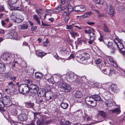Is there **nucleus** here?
I'll list each match as a JSON object with an SVG mask.
<instances>
[{"instance_id":"obj_1","label":"nucleus","mask_w":125,"mask_h":125,"mask_svg":"<svg viewBox=\"0 0 125 125\" xmlns=\"http://www.w3.org/2000/svg\"><path fill=\"white\" fill-rule=\"evenodd\" d=\"M19 91L24 94H28L30 92V88L28 85L25 83H22L18 86Z\"/></svg>"},{"instance_id":"obj_2","label":"nucleus","mask_w":125,"mask_h":125,"mask_svg":"<svg viewBox=\"0 0 125 125\" xmlns=\"http://www.w3.org/2000/svg\"><path fill=\"white\" fill-rule=\"evenodd\" d=\"M85 101L86 104L92 107H95L96 105V102L94 100L92 95L85 97Z\"/></svg>"},{"instance_id":"obj_3","label":"nucleus","mask_w":125,"mask_h":125,"mask_svg":"<svg viewBox=\"0 0 125 125\" xmlns=\"http://www.w3.org/2000/svg\"><path fill=\"white\" fill-rule=\"evenodd\" d=\"M2 58L4 61H7L8 63H10L12 61H14L15 56L14 54H9L8 53L4 54L1 56Z\"/></svg>"},{"instance_id":"obj_4","label":"nucleus","mask_w":125,"mask_h":125,"mask_svg":"<svg viewBox=\"0 0 125 125\" xmlns=\"http://www.w3.org/2000/svg\"><path fill=\"white\" fill-rule=\"evenodd\" d=\"M39 90L38 85L35 84H31L30 86V92L33 94L37 93Z\"/></svg>"},{"instance_id":"obj_5","label":"nucleus","mask_w":125,"mask_h":125,"mask_svg":"<svg viewBox=\"0 0 125 125\" xmlns=\"http://www.w3.org/2000/svg\"><path fill=\"white\" fill-rule=\"evenodd\" d=\"M85 32L86 34H89L90 36L89 40H94L95 39V33L92 31L90 30H85Z\"/></svg>"},{"instance_id":"obj_6","label":"nucleus","mask_w":125,"mask_h":125,"mask_svg":"<svg viewBox=\"0 0 125 125\" xmlns=\"http://www.w3.org/2000/svg\"><path fill=\"white\" fill-rule=\"evenodd\" d=\"M45 96V98L47 100L53 99V92L51 90H49L46 93Z\"/></svg>"},{"instance_id":"obj_7","label":"nucleus","mask_w":125,"mask_h":125,"mask_svg":"<svg viewBox=\"0 0 125 125\" xmlns=\"http://www.w3.org/2000/svg\"><path fill=\"white\" fill-rule=\"evenodd\" d=\"M120 44L119 42H117L115 41H114L113 44L112 46L111 47L110 49L112 50V51H111V53L112 54H114L115 53V51L116 50V48H117V46L119 45Z\"/></svg>"},{"instance_id":"obj_8","label":"nucleus","mask_w":125,"mask_h":125,"mask_svg":"<svg viewBox=\"0 0 125 125\" xmlns=\"http://www.w3.org/2000/svg\"><path fill=\"white\" fill-rule=\"evenodd\" d=\"M75 9V11L77 12H82L86 10L85 7L83 5L76 6Z\"/></svg>"},{"instance_id":"obj_9","label":"nucleus","mask_w":125,"mask_h":125,"mask_svg":"<svg viewBox=\"0 0 125 125\" xmlns=\"http://www.w3.org/2000/svg\"><path fill=\"white\" fill-rule=\"evenodd\" d=\"M110 87L111 90L115 93H117L119 91V89L117 87L116 85L115 84H112Z\"/></svg>"},{"instance_id":"obj_10","label":"nucleus","mask_w":125,"mask_h":125,"mask_svg":"<svg viewBox=\"0 0 125 125\" xmlns=\"http://www.w3.org/2000/svg\"><path fill=\"white\" fill-rule=\"evenodd\" d=\"M109 72L106 73L107 75L109 76H111L112 74H113L117 75H118L119 73L117 71H115L113 68H111L109 70Z\"/></svg>"},{"instance_id":"obj_11","label":"nucleus","mask_w":125,"mask_h":125,"mask_svg":"<svg viewBox=\"0 0 125 125\" xmlns=\"http://www.w3.org/2000/svg\"><path fill=\"white\" fill-rule=\"evenodd\" d=\"M3 102L5 105L9 104L10 103V97L6 96L4 97L2 99Z\"/></svg>"},{"instance_id":"obj_12","label":"nucleus","mask_w":125,"mask_h":125,"mask_svg":"<svg viewBox=\"0 0 125 125\" xmlns=\"http://www.w3.org/2000/svg\"><path fill=\"white\" fill-rule=\"evenodd\" d=\"M82 53L81 54L76 53V59L78 61L82 62L84 61V58L82 56Z\"/></svg>"},{"instance_id":"obj_13","label":"nucleus","mask_w":125,"mask_h":125,"mask_svg":"<svg viewBox=\"0 0 125 125\" xmlns=\"http://www.w3.org/2000/svg\"><path fill=\"white\" fill-rule=\"evenodd\" d=\"M8 84L9 85L8 86L10 90V92L13 93L15 91V89L13 87V86H16L15 84L13 83L11 81Z\"/></svg>"},{"instance_id":"obj_14","label":"nucleus","mask_w":125,"mask_h":125,"mask_svg":"<svg viewBox=\"0 0 125 125\" xmlns=\"http://www.w3.org/2000/svg\"><path fill=\"white\" fill-rule=\"evenodd\" d=\"M46 94V92L45 90L42 89L39 91V92L38 93V95L40 97H42L45 96Z\"/></svg>"},{"instance_id":"obj_15","label":"nucleus","mask_w":125,"mask_h":125,"mask_svg":"<svg viewBox=\"0 0 125 125\" xmlns=\"http://www.w3.org/2000/svg\"><path fill=\"white\" fill-rule=\"evenodd\" d=\"M27 118V116L26 115L24 114H21L19 115L17 117L19 118L20 121H23L25 120Z\"/></svg>"},{"instance_id":"obj_16","label":"nucleus","mask_w":125,"mask_h":125,"mask_svg":"<svg viewBox=\"0 0 125 125\" xmlns=\"http://www.w3.org/2000/svg\"><path fill=\"white\" fill-rule=\"evenodd\" d=\"M98 112V115L103 118H107V114L106 112L102 111H99Z\"/></svg>"},{"instance_id":"obj_17","label":"nucleus","mask_w":125,"mask_h":125,"mask_svg":"<svg viewBox=\"0 0 125 125\" xmlns=\"http://www.w3.org/2000/svg\"><path fill=\"white\" fill-rule=\"evenodd\" d=\"M74 96L76 98H79L82 96V95L80 91H78L75 93Z\"/></svg>"},{"instance_id":"obj_18","label":"nucleus","mask_w":125,"mask_h":125,"mask_svg":"<svg viewBox=\"0 0 125 125\" xmlns=\"http://www.w3.org/2000/svg\"><path fill=\"white\" fill-rule=\"evenodd\" d=\"M105 106L107 107L112 106L113 104L110 100H106L105 101Z\"/></svg>"},{"instance_id":"obj_19","label":"nucleus","mask_w":125,"mask_h":125,"mask_svg":"<svg viewBox=\"0 0 125 125\" xmlns=\"http://www.w3.org/2000/svg\"><path fill=\"white\" fill-rule=\"evenodd\" d=\"M25 105L26 107L28 108H32L34 105V104L31 102H26Z\"/></svg>"},{"instance_id":"obj_20","label":"nucleus","mask_w":125,"mask_h":125,"mask_svg":"<svg viewBox=\"0 0 125 125\" xmlns=\"http://www.w3.org/2000/svg\"><path fill=\"white\" fill-rule=\"evenodd\" d=\"M44 120L43 119H38L36 121L37 125H43L44 124Z\"/></svg>"},{"instance_id":"obj_21","label":"nucleus","mask_w":125,"mask_h":125,"mask_svg":"<svg viewBox=\"0 0 125 125\" xmlns=\"http://www.w3.org/2000/svg\"><path fill=\"white\" fill-rule=\"evenodd\" d=\"M68 75L70 79L72 81H73L76 78V76L75 74L73 73H69Z\"/></svg>"},{"instance_id":"obj_22","label":"nucleus","mask_w":125,"mask_h":125,"mask_svg":"<svg viewBox=\"0 0 125 125\" xmlns=\"http://www.w3.org/2000/svg\"><path fill=\"white\" fill-rule=\"evenodd\" d=\"M67 8L68 11L70 12L73 10V8L70 3H68L67 4Z\"/></svg>"},{"instance_id":"obj_23","label":"nucleus","mask_w":125,"mask_h":125,"mask_svg":"<svg viewBox=\"0 0 125 125\" xmlns=\"http://www.w3.org/2000/svg\"><path fill=\"white\" fill-rule=\"evenodd\" d=\"M93 97L94 98V100L96 101H99L100 102H103V100L101 98L100 96L97 95H92Z\"/></svg>"},{"instance_id":"obj_24","label":"nucleus","mask_w":125,"mask_h":125,"mask_svg":"<svg viewBox=\"0 0 125 125\" xmlns=\"http://www.w3.org/2000/svg\"><path fill=\"white\" fill-rule=\"evenodd\" d=\"M36 52L37 55L38 57H40L41 58L44 56L46 54L44 53L39 52L38 51H37Z\"/></svg>"},{"instance_id":"obj_25","label":"nucleus","mask_w":125,"mask_h":125,"mask_svg":"<svg viewBox=\"0 0 125 125\" xmlns=\"http://www.w3.org/2000/svg\"><path fill=\"white\" fill-rule=\"evenodd\" d=\"M114 11L112 6L109 5V14L111 17H113L114 15Z\"/></svg>"},{"instance_id":"obj_26","label":"nucleus","mask_w":125,"mask_h":125,"mask_svg":"<svg viewBox=\"0 0 125 125\" xmlns=\"http://www.w3.org/2000/svg\"><path fill=\"white\" fill-rule=\"evenodd\" d=\"M103 31L106 32H110L109 28L104 23L103 24Z\"/></svg>"},{"instance_id":"obj_27","label":"nucleus","mask_w":125,"mask_h":125,"mask_svg":"<svg viewBox=\"0 0 125 125\" xmlns=\"http://www.w3.org/2000/svg\"><path fill=\"white\" fill-rule=\"evenodd\" d=\"M61 107L64 109H66L68 106V104L63 102L62 103L60 104Z\"/></svg>"},{"instance_id":"obj_28","label":"nucleus","mask_w":125,"mask_h":125,"mask_svg":"<svg viewBox=\"0 0 125 125\" xmlns=\"http://www.w3.org/2000/svg\"><path fill=\"white\" fill-rule=\"evenodd\" d=\"M58 83L59 84V85L63 89L64 88H65V87H66L67 85L66 83L63 82L59 81L58 82Z\"/></svg>"},{"instance_id":"obj_29","label":"nucleus","mask_w":125,"mask_h":125,"mask_svg":"<svg viewBox=\"0 0 125 125\" xmlns=\"http://www.w3.org/2000/svg\"><path fill=\"white\" fill-rule=\"evenodd\" d=\"M6 70V67L5 65L2 63H0V72H3Z\"/></svg>"},{"instance_id":"obj_30","label":"nucleus","mask_w":125,"mask_h":125,"mask_svg":"<svg viewBox=\"0 0 125 125\" xmlns=\"http://www.w3.org/2000/svg\"><path fill=\"white\" fill-rule=\"evenodd\" d=\"M80 81L82 83L84 84L87 82V79L85 76H83L80 79Z\"/></svg>"},{"instance_id":"obj_31","label":"nucleus","mask_w":125,"mask_h":125,"mask_svg":"<svg viewBox=\"0 0 125 125\" xmlns=\"http://www.w3.org/2000/svg\"><path fill=\"white\" fill-rule=\"evenodd\" d=\"M82 56L84 58V60L88 59L90 57L89 54L87 53H82Z\"/></svg>"},{"instance_id":"obj_32","label":"nucleus","mask_w":125,"mask_h":125,"mask_svg":"<svg viewBox=\"0 0 125 125\" xmlns=\"http://www.w3.org/2000/svg\"><path fill=\"white\" fill-rule=\"evenodd\" d=\"M108 60L111 63L112 65H113V66L115 67H116L117 66L116 62L114 61L113 59L109 58L108 59Z\"/></svg>"},{"instance_id":"obj_33","label":"nucleus","mask_w":125,"mask_h":125,"mask_svg":"<svg viewBox=\"0 0 125 125\" xmlns=\"http://www.w3.org/2000/svg\"><path fill=\"white\" fill-rule=\"evenodd\" d=\"M28 25L27 24L25 23L21 26L20 29L21 30H26L27 29Z\"/></svg>"},{"instance_id":"obj_34","label":"nucleus","mask_w":125,"mask_h":125,"mask_svg":"<svg viewBox=\"0 0 125 125\" xmlns=\"http://www.w3.org/2000/svg\"><path fill=\"white\" fill-rule=\"evenodd\" d=\"M71 89V88L70 86L67 85L63 89V90L65 92L67 93L70 92Z\"/></svg>"},{"instance_id":"obj_35","label":"nucleus","mask_w":125,"mask_h":125,"mask_svg":"<svg viewBox=\"0 0 125 125\" xmlns=\"http://www.w3.org/2000/svg\"><path fill=\"white\" fill-rule=\"evenodd\" d=\"M92 14V13L91 11L87 12L84 14L83 17L84 18H86L89 17Z\"/></svg>"},{"instance_id":"obj_36","label":"nucleus","mask_w":125,"mask_h":125,"mask_svg":"<svg viewBox=\"0 0 125 125\" xmlns=\"http://www.w3.org/2000/svg\"><path fill=\"white\" fill-rule=\"evenodd\" d=\"M42 76V75L41 73H36L35 74V78L37 79L41 78Z\"/></svg>"},{"instance_id":"obj_37","label":"nucleus","mask_w":125,"mask_h":125,"mask_svg":"<svg viewBox=\"0 0 125 125\" xmlns=\"http://www.w3.org/2000/svg\"><path fill=\"white\" fill-rule=\"evenodd\" d=\"M113 112V113H115L118 114H119L121 112L120 110L118 108H116L113 110L111 111Z\"/></svg>"},{"instance_id":"obj_38","label":"nucleus","mask_w":125,"mask_h":125,"mask_svg":"<svg viewBox=\"0 0 125 125\" xmlns=\"http://www.w3.org/2000/svg\"><path fill=\"white\" fill-rule=\"evenodd\" d=\"M11 112L12 115H16L18 114L17 111L15 109H13L11 110Z\"/></svg>"},{"instance_id":"obj_39","label":"nucleus","mask_w":125,"mask_h":125,"mask_svg":"<svg viewBox=\"0 0 125 125\" xmlns=\"http://www.w3.org/2000/svg\"><path fill=\"white\" fill-rule=\"evenodd\" d=\"M95 2L98 4L100 5H102L104 2V0H95Z\"/></svg>"},{"instance_id":"obj_40","label":"nucleus","mask_w":125,"mask_h":125,"mask_svg":"<svg viewBox=\"0 0 125 125\" xmlns=\"http://www.w3.org/2000/svg\"><path fill=\"white\" fill-rule=\"evenodd\" d=\"M53 123V121L51 120H48L44 121V124H52Z\"/></svg>"},{"instance_id":"obj_41","label":"nucleus","mask_w":125,"mask_h":125,"mask_svg":"<svg viewBox=\"0 0 125 125\" xmlns=\"http://www.w3.org/2000/svg\"><path fill=\"white\" fill-rule=\"evenodd\" d=\"M22 21V19L16 17L15 20H14L13 21L17 23H19L21 22Z\"/></svg>"},{"instance_id":"obj_42","label":"nucleus","mask_w":125,"mask_h":125,"mask_svg":"<svg viewBox=\"0 0 125 125\" xmlns=\"http://www.w3.org/2000/svg\"><path fill=\"white\" fill-rule=\"evenodd\" d=\"M117 48H118L119 49V50L124 48L123 44L122 43H120L119 45H118V46H117Z\"/></svg>"},{"instance_id":"obj_43","label":"nucleus","mask_w":125,"mask_h":125,"mask_svg":"<svg viewBox=\"0 0 125 125\" xmlns=\"http://www.w3.org/2000/svg\"><path fill=\"white\" fill-rule=\"evenodd\" d=\"M75 80H73L74 82L76 83L77 84H79L81 82V81L80 80V79L78 78H75Z\"/></svg>"},{"instance_id":"obj_44","label":"nucleus","mask_w":125,"mask_h":125,"mask_svg":"<svg viewBox=\"0 0 125 125\" xmlns=\"http://www.w3.org/2000/svg\"><path fill=\"white\" fill-rule=\"evenodd\" d=\"M5 104H4L3 101H2L1 100H0V108H3L4 107Z\"/></svg>"},{"instance_id":"obj_45","label":"nucleus","mask_w":125,"mask_h":125,"mask_svg":"<svg viewBox=\"0 0 125 125\" xmlns=\"http://www.w3.org/2000/svg\"><path fill=\"white\" fill-rule=\"evenodd\" d=\"M120 52L124 56L125 55V48L119 50Z\"/></svg>"},{"instance_id":"obj_46","label":"nucleus","mask_w":125,"mask_h":125,"mask_svg":"<svg viewBox=\"0 0 125 125\" xmlns=\"http://www.w3.org/2000/svg\"><path fill=\"white\" fill-rule=\"evenodd\" d=\"M9 79L11 81H15V80L16 79V77L15 76H10L9 77Z\"/></svg>"},{"instance_id":"obj_47","label":"nucleus","mask_w":125,"mask_h":125,"mask_svg":"<svg viewBox=\"0 0 125 125\" xmlns=\"http://www.w3.org/2000/svg\"><path fill=\"white\" fill-rule=\"evenodd\" d=\"M50 10L52 11V12H50V13H53L54 12H58L59 11L58 9H57V8L54 9L53 10Z\"/></svg>"},{"instance_id":"obj_48","label":"nucleus","mask_w":125,"mask_h":125,"mask_svg":"<svg viewBox=\"0 0 125 125\" xmlns=\"http://www.w3.org/2000/svg\"><path fill=\"white\" fill-rule=\"evenodd\" d=\"M102 62L101 59H97L95 61V63L96 64H98L101 63Z\"/></svg>"},{"instance_id":"obj_49","label":"nucleus","mask_w":125,"mask_h":125,"mask_svg":"<svg viewBox=\"0 0 125 125\" xmlns=\"http://www.w3.org/2000/svg\"><path fill=\"white\" fill-rule=\"evenodd\" d=\"M70 18L69 16H66L64 18V21L65 22V23H67L68 22V21L69 19Z\"/></svg>"},{"instance_id":"obj_50","label":"nucleus","mask_w":125,"mask_h":125,"mask_svg":"<svg viewBox=\"0 0 125 125\" xmlns=\"http://www.w3.org/2000/svg\"><path fill=\"white\" fill-rule=\"evenodd\" d=\"M61 125H71V123L69 121H66L65 123L63 124L61 123Z\"/></svg>"},{"instance_id":"obj_51","label":"nucleus","mask_w":125,"mask_h":125,"mask_svg":"<svg viewBox=\"0 0 125 125\" xmlns=\"http://www.w3.org/2000/svg\"><path fill=\"white\" fill-rule=\"evenodd\" d=\"M70 34L72 37H74L75 36H76L77 35V33L73 31L71 32Z\"/></svg>"},{"instance_id":"obj_52","label":"nucleus","mask_w":125,"mask_h":125,"mask_svg":"<svg viewBox=\"0 0 125 125\" xmlns=\"http://www.w3.org/2000/svg\"><path fill=\"white\" fill-rule=\"evenodd\" d=\"M11 3L14 4L16 3L17 1V0H9Z\"/></svg>"},{"instance_id":"obj_53","label":"nucleus","mask_w":125,"mask_h":125,"mask_svg":"<svg viewBox=\"0 0 125 125\" xmlns=\"http://www.w3.org/2000/svg\"><path fill=\"white\" fill-rule=\"evenodd\" d=\"M113 42L112 43V42H108V44L107 45V46L109 48H111V47L112 46V45L113 44Z\"/></svg>"},{"instance_id":"obj_54","label":"nucleus","mask_w":125,"mask_h":125,"mask_svg":"<svg viewBox=\"0 0 125 125\" xmlns=\"http://www.w3.org/2000/svg\"><path fill=\"white\" fill-rule=\"evenodd\" d=\"M57 8L59 11L64 10V8H62L61 5L59 6Z\"/></svg>"},{"instance_id":"obj_55","label":"nucleus","mask_w":125,"mask_h":125,"mask_svg":"<svg viewBox=\"0 0 125 125\" xmlns=\"http://www.w3.org/2000/svg\"><path fill=\"white\" fill-rule=\"evenodd\" d=\"M46 16V14H45V15H42V16H40V15H39L40 18L42 19H43V20H45Z\"/></svg>"},{"instance_id":"obj_56","label":"nucleus","mask_w":125,"mask_h":125,"mask_svg":"<svg viewBox=\"0 0 125 125\" xmlns=\"http://www.w3.org/2000/svg\"><path fill=\"white\" fill-rule=\"evenodd\" d=\"M74 57V55L73 54H71L70 56L68 57L69 59V60L71 58H73Z\"/></svg>"},{"instance_id":"obj_57","label":"nucleus","mask_w":125,"mask_h":125,"mask_svg":"<svg viewBox=\"0 0 125 125\" xmlns=\"http://www.w3.org/2000/svg\"><path fill=\"white\" fill-rule=\"evenodd\" d=\"M86 23L88 24L91 26H92V25H94V22H90L89 21H87L86 22Z\"/></svg>"},{"instance_id":"obj_58","label":"nucleus","mask_w":125,"mask_h":125,"mask_svg":"<svg viewBox=\"0 0 125 125\" xmlns=\"http://www.w3.org/2000/svg\"><path fill=\"white\" fill-rule=\"evenodd\" d=\"M33 18L36 21L37 19H39L38 17L37 16L35 15L34 14L33 16Z\"/></svg>"},{"instance_id":"obj_59","label":"nucleus","mask_w":125,"mask_h":125,"mask_svg":"<svg viewBox=\"0 0 125 125\" xmlns=\"http://www.w3.org/2000/svg\"><path fill=\"white\" fill-rule=\"evenodd\" d=\"M66 28L67 29H69L70 30H72L73 29L72 26L71 25L67 26Z\"/></svg>"},{"instance_id":"obj_60","label":"nucleus","mask_w":125,"mask_h":125,"mask_svg":"<svg viewBox=\"0 0 125 125\" xmlns=\"http://www.w3.org/2000/svg\"><path fill=\"white\" fill-rule=\"evenodd\" d=\"M78 114H79L78 115V117H80L81 116H82V112L81 111H78Z\"/></svg>"},{"instance_id":"obj_61","label":"nucleus","mask_w":125,"mask_h":125,"mask_svg":"<svg viewBox=\"0 0 125 125\" xmlns=\"http://www.w3.org/2000/svg\"><path fill=\"white\" fill-rule=\"evenodd\" d=\"M108 94H107L106 93V92H104L102 94V95L103 96V97H104V96L105 95V96H104V98L105 99H106V96H107Z\"/></svg>"},{"instance_id":"obj_62","label":"nucleus","mask_w":125,"mask_h":125,"mask_svg":"<svg viewBox=\"0 0 125 125\" xmlns=\"http://www.w3.org/2000/svg\"><path fill=\"white\" fill-rule=\"evenodd\" d=\"M37 28L36 26H33L31 28V31H33L34 30H36Z\"/></svg>"},{"instance_id":"obj_63","label":"nucleus","mask_w":125,"mask_h":125,"mask_svg":"<svg viewBox=\"0 0 125 125\" xmlns=\"http://www.w3.org/2000/svg\"><path fill=\"white\" fill-rule=\"evenodd\" d=\"M42 25L44 26H50L49 25L45 23H44L42 21L41 22Z\"/></svg>"},{"instance_id":"obj_64","label":"nucleus","mask_w":125,"mask_h":125,"mask_svg":"<svg viewBox=\"0 0 125 125\" xmlns=\"http://www.w3.org/2000/svg\"><path fill=\"white\" fill-rule=\"evenodd\" d=\"M4 10V8L3 6H0V11L2 12Z\"/></svg>"}]
</instances>
